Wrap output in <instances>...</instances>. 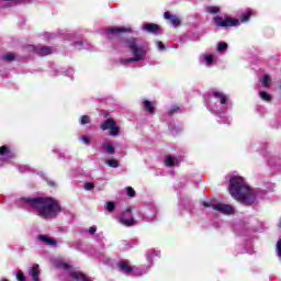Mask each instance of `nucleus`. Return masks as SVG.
I'll list each match as a JSON object with an SVG mask.
<instances>
[{"label": "nucleus", "instance_id": "f257e3e1", "mask_svg": "<svg viewBox=\"0 0 281 281\" xmlns=\"http://www.w3.org/2000/svg\"><path fill=\"white\" fill-rule=\"evenodd\" d=\"M228 190L233 199L244 203V205H254L256 203V190L249 188V184L245 182V178L240 176L231 178Z\"/></svg>", "mask_w": 281, "mask_h": 281}, {"label": "nucleus", "instance_id": "f03ea898", "mask_svg": "<svg viewBox=\"0 0 281 281\" xmlns=\"http://www.w3.org/2000/svg\"><path fill=\"white\" fill-rule=\"evenodd\" d=\"M20 201L36 210L42 218H54L60 212V205L52 198H22Z\"/></svg>", "mask_w": 281, "mask_h": 281}, {"label": "nucleus", "instance_id": "7ed1b4c3", "mask_svg": "<svg viewBox=\"0 0 281 281\" xmlns=\"http://www.w3.org/2000/svg\"><path fill=\"white\" fill-rule=\"evenodd\" d=\"M121 45H125L132 52L134 57L121 59V65H128L131 63H139V60H144L146 58V49H144V45L139 40H123L121 41Z\"/></svg>", "mask_w": 281, "mask_h": 281}, {"label": "nucleus", "instance_id": "20e7f679", "mask_svg": "<svg viewBox=\"0 0 281 281\" xmlns=\"http://www.w3.org/2000/svg\"><path fill=\"white\" fill-rule=\"evenodd\" d=\"M203 205L204 207H213L215 212H221V214H234L236 212L234 206L218 202H204Z\"/></svg>", "mask_w": 281, "mask_h": 281}, {"label": "nucleus", "instance_id": "39448f33", "mask_svg": "<svg viewBox=\"0 0 281 281\" xmlns=\"http://www.w3.org/2000/svg\"><path fill=\"white\" fill-rule=\"evenodd\" d=\"M213 21L216 27H234L236 25H240V21L233 19L231 16H215L213 18Z\"/></svg>", "mask_w": 281, "mask_h": 281}, {"label": "nucleus", "instance_id": "423d86ee", "mask_svg": "<svg viewBox=\"0 0 281 281\" xmlns=\"http://www.w3.org/2000/svg\"><path fill=\"white\" fill-rule=\"evenodd\" d=\"M117 268L122 273H135L136 276H145V273H148L147 268H136L134 270L126 261L117 263Z\"/></svg>", "mask_w": 281, "mask_h": 281}, {"label": "nucleus", "instance_id": "0eeeda50", "mask_svg": "<svg viewBox=\"0 0 281 281\" xmlns=\"http://www.w3.org/2000/svg\"><path fill=\"white\" fill-rule=\"evenodd\" d=\"M101 131H110V135L112 137H116V135H120V127L113 119H108L103 124H101Z\"/></svg>", "mask_w": 281, "mask_h": 281}, {"label": "nucleus", "instance_id": "6e6552de", "mask_svg": "<svg viewBox=\"0 0 281 281\" xmlns=\"http://www.w3.org/2000/svg\"><path fill=\"white\" fill-rule=\"evenodd\" d=\"M120 223L122 225H125L126 227H131L132 225H135V220L133 218V213L131 212V209H127L119 216Z\"/></svg>", "mask_w": 281, "mask_h": 281}, {"label": "nucleus", "instance_id": "1a4fd4ad", "mask_svg": "<svg viewBox=\"0 0 281 281\" xmlns=\"http://www.w3.org/2000/svg\"><path fill=\"white\" fill-rule=\"evenodd\" d=\"M164 19L169 21V23H171L173 27H179V25H181V20L179 19V16L172 15L170 12H165Z\"/></svg>", "mask_w": 281, "mask_h": 281}, {"label": "nucleus", "instance_id": "9d476101", "mask_svg": "<svg viewBox=\"0 0 281 281\" xmlns=\"http://www.w3.org/2000/svg\"><path fill=\"white\" fill-rule=\"evenodd\" d=\"M0 157H2L4 161H10V159L14 157V154H12V151H10L8 147L2 146L0 147Z\"/></svg>", "mask_w": 281, "mask_h": 281}, {"label": "nucleus", "instance_id": "9b49d317", "mask_svg": "<svg viewBox=\"0 0 281 281\" xmlns=\"http://www.w3.org/2000/svg\"><path fill=\"white\" fill-rule=\"evenodd\" d=\"M29 276L32 277L33 281H40L41 270H38V265H34L29 269Z\"/></svg>", "mask_w": 281, "mask_h": 281}, {"label": "nucleus", "instance_id": "f8f14e48", "mask_svg": "<svg viewBox=\"0 0 281 281\" xmlns=\"http://www.w3.org/2000/svg\"><path fill=\"white\" fill-rule=\"evenodd\" d=\"M34 49L38 56H49V54H52V47L49 46H40Z\"/></svg>", "mask_w": 281, "mask_h": 281}, {"label": "nucleus", "instance_id": "ddd939ff", "mask_svg": "<svg viewBox=\"0 0 281 281\" xmlns=\"http://www.w3.org/2000/svg\"><path fill=\"white\" fill-rule=\"evenodd\" d=\"M143 30L145 32H149L150 34H157L159 32V25L147 23L143 25Z\"/></svg>", "mask_w": 281, "mask_h": 281}, {"label": "nucleus", "instance_id": "4468645a", "mask_svg": "<svg viewBox=\"0 0 281 281\" xmlns=\"http://www.w3.org/2000/svg\"><path fill=\"white\" fill-rule=\"evenodd\" d=\"M213 98L216 102H220V104H227V97L223 94V92L214 91Z\"/></svg>", "mask_w": 281, "mask_h": 281}, {"label": "nucleus", "instance_id": "2eb2a0df", "mask_svg": "<svg viewBox=\"0 0 281 281\" xmlns=\"http://www.w3.org/2000/svg\"><path fill=\"white\" fill-rule=\"evenodd\" d=\"M127 29L124 27H114V29H109L108 34H112L113 36H120L122 32H127Z\"/></svg>", "mask_w": 281, "mask_h": 281}, {"label": "nucleus", "instance_id": "dca6fc26", "mask_svg": "<svg viewBox=\"0 0 281 281\" xmlns=\"http://www.w3.org/2000/svg\"><path fill=\"white\" fill-rule=\"evenodd\" d=\"M103 149L108 155H115V147H113V144L106 142L103 144Z\"/></svg>", "mask_w": 281, "mask_h": 281}, {"label": "nucleus", "instance_id": "f3484780", "mask_svg": "<svg viewBox=\"0 0 281 281\" xmlns=\"http://www.w3.org/2000/svg\"><path fill=\"white\" fill-rule=\"evenodd\" d=\"M40 240H42V243H45L46 245H50L53 247H56V240L52 239L48 236L41 235Z\"/></svg>", "mask_w": 281, "mask_h": 281}, {"label": "nucleus", "instance_id": "a211bd4d", "mask_svg": "<svg viewBox=\"0 0 281 281\" xmlns=\"http://www.w3.org/2000/svg\"><path fill=\"white\" fill-rule=\"evenodd\" d=\"M104 161L106 166H110V168H120V161L115 159H105Z\"/></svg>", "mask_w": 281, "mask_h": 281}, {"label": "nucleus", "instance_id": "6ab92c4d", "mask_svg": "<svg viewBox=\"0 0 281 281\" xmlns=\"http://www.w3.org/2000/svg\"><path fill=\"white\" fill-rule=\"evenodd\" d=\"M201 60H204L210 66L214 63V57L212 55H202Z\"/></svg>", "mask_w": 281, "mask_h": 281}, {"label": "nucleus", "instance_id": "aec40b11", "mask_svg": "<svg viewBox=\"0 0 281 281\" xmlns=\"http://www.w3.org/2000/svg\"><path fill=\"white\" fill-rule=\"evenodd\" d=\"M144 106L148 113H155V108L153 106V102L146 100L144 101Z\"/></svg>", "mask_w": 281, "mask_h": 281}, {"label": "nucleus", "instance_id": "412c9836", "mask_svg": "<svg viewBox=\"0 0 281 281\" xmlns=\"http://www.w3.org/2000/svg\"><path fill=\"white\" fill-rule=\"evenodd\" d=\"M261 82L266 88L271 87V77H269V75H265Z\"/></svg>", "mask_w": 281, "mask_h": 281}, {"label": "nucleus", "instance_id": "4be33fe9", "mask_svg": "<svg viewBox=\"0 0 281 281\" xmlns=\"http://www.w3.org/2000/svg\"><path fill=\"white\" fill-rule=\"evenodd\" d=\"M206 12H209V14H218L221 9L218 7H207Z\"/></svg>", "mask_w": 281, "mask_h": 281}, {"label": "nucleus", "instance_id": "5701e85b", "mask_svg": "<svg viewBox=\"0 0 281 281\" xmlns=\"http://www.w3.org/2000/svg\"><path fill=\"white\" fill-rule=\"evenodd\" d=\"M3 60H7V63H12V60H14V54L12 53H8L4 56H2Z\"/></svg>", "mask_w": 281, "mask_h": 281}, {"label": "nucleus", "instance_id": "b1692460", "mask_svg": "<svg viewBox=\"0 0 281 281\" xmlns=\"http://www.w3.org/2000/svg\"><path fill=\"white\" fill-rule=\"evenodd\" d=\"M260 98L262 100H265L266 102H271V94H269V93H267L265 91L260 92Z\"/></svg>", "mask_w": 281, "mask_h": 281}, {"label": "nucleus", "instance_id": "393cba45", "mask_svg": "<svg viewBox=\"0 0 281 281\" xmlns=\"http://www.w3.org/2000/svg\"><path fill=\"white\" fill-rule=\"evenodd\" d=\"M251 16V10H248L246 13L241 15V23H245L249 21V18Z\"/></svg>", "mask_w": 281, "mask_h": 281}, {"label": "nucleus", "instance_id": "a878e982", "mask_svg": "<svg viewBox=\"0 0 281 281\" xmlns=\"http://www.w3.org/2000/svg\"><path fill=\"white\" fill-rule=\"evenodd\" d=\"M165 165L169 167L175 166V158H172L171 156H167L165 160Z\"/></svg>", "mask_w": 281, "mask_h": 281}, {"label": "nucleus", "instance_id": "bb28decb", "mask_svg": "<svg viewBox=\"0 0 281 281\" xmlns=\"http://www.w3.org/2000/svg\"><path fill=\"white\" fill-rule=\"evenodd\" d=\"M105 210L108 211V212H113L114 210H115V203H113V202H108L106 203V205H105Z\"/></svg>", "mask_w": 281, "mask_h": 281}, {"label": "nucleus", "instance_id": "cd10ccee", "mask_svg": "<svg viewBox=\"0 0 281 281\" xmlns=\"http://www.w3.org/2000/svg\"><path fill=\"white\" fill-rule=\"evenodd\" d=\"M227 49V43H218L217 52H225Z\"/></svg>", "mask_w": 281, "mask_h": 281}, {"label": "nucleus", "instance_id": "c85d7f7f", "mask_svg": "<svg viewBox=\"0 0 281 281\" xmlns=\"http://www.w3.org/2000/svg\"><path fill=\"white\" fill-rule=\"evenodd\" d=\"M89 122H91L89 116H87V115L81 116L80 124L85 125V124H89Z\"/></svg>", "mask_w": 281, "mask_h": 281}, {"label": "nucleus", "instance_id": "c756f323", "mask_svg": "<svg viewBox=\"0 0 281 281\" xmlns=\"http://www.w3.org/2000/svg\"><path fill=\"white\" fill-rule=\"evenodd\" d=\"M16 280H18V281H25V274H23L22 271H18V273H16Z\"/></svg>", "mask_w": 281, "mask_h": 281}, {"label": "nucleus", "instance_id": "7c9ffc66", "mask_svg": "<svg viewBox=\"0 0 281 281\" xmlns=\"http://www.w3.org/2000/svg\"><path fill=\"white\" fill-rule=\"evenodd\" d=\"M127 196H135V190L132 187L126 188Z\"/></svg>", "mask_w": 281, "mask_h": 281}, {"label": "nucleus", "instance_id": "2f4dec72", "mask_svg": "<svg viewBox=\"0 0 281 281\" xmlns=\"http://www.w3.org/2000/svg\"><path fill=\"white\" fill-rule=\"evenodd\" d=\"M157 48L159 49V52H164L166 49V46H164V43L157 42Z\"/></svg>", "mask_w": 281, "mask_h": 281}, {"label": "nucleus", "instance_id": "473e14b6", "mask_svg": "<svg viewBox=\"0 0 281 281\" xmlns=\"http://www.w3.org/2000/svg\"><path fill=\"white\" fill-rule=\"evenodd\" d=\"M278 256L281 258V239L277 243Z\"/></svg>", "mask_w": 281, "mask_h": 281}, {"label": "nucleus", "instance_id": "72a5a7b5", "mask_svg": "<svg viewBox=\"0 0 281 281\" xmlns=\"http://www.w3.org/2000/svg\"><path fill=\"white\" fill-rule=\"evenodd\" d=\"M94 186L91 182L85 184V190H93Z\"/></svg>", "mask_w": 281, "mask_h": 281}, {"label": "nucleus", "instance_id": "f704fd0d", "mask_svg": "<svg viewBox=\"0 0 281 281\" xmlns=\"http://www.w3.org/2000/svg\"><path fill=\"white\" fill-rule=\"evenodd\" d=\"M177 111H179V106L173 105V106L168 111V113H177Z\"/></svg>", "mask_w": 281, "mask_h": 281}, {"label": "nucleus", "instance_id": "c9c22d12", "mask_svg": "<svg viewBox=\"0 0 281 281\" xmlns=\"http://www.w3.org/2000/svg\"><path fill=\"white\" fill-rule=\"evenodd\" d=\"M60 267H61V269H65L66 271H69L71 269V266H69L67 263H61Z\"/></svg>", "mask_w": 281, "mask_h": 281}, {"label": "nucleus", "instance_id": "e433bc0d", "mask_svg": "<svg viewBox=\"0 0 281 281\" xmlns=\"http://www.w3.org/2000/svg\"><path fill=\"white\" fill-rule=\"evenodd\" d=\"M81 142H83L85 144H89L91 140L89 139V137L82 136Z\"/></svg>", "mask_w": 281, "mask_h": 281}, {"label": "nucleus", "instance_id": "4c0bfd02", "mask_svg": "<svg viewBox=\"0 0 281 281\" xmlns=\"http://www.w3.org/2000/svg\"><path fill=\"white\" fill-rule=\"evenodd\" d=\"M95 232H97L95 226H91V227L89 228V234H94Z\"/></svg>", "mask_w": 281, "mask_h": 281}, {"label": "nucleus", "instance_id": "58836bf2", "mask_svg": "<svg viewBox=\"0 0 281 281\" xmlns=\"http://www.w3.org/2000/svg\"><path fill=\"white\" fill-rule=\"evenodd\" d=\"M4 1H12L13 3H21V0H4Z\"/></svg>", "mask_w": 281, "mask_h": 281}, {"label": "nucleus", "instance_id": "ea45409f", "mask_svg": "<svg viewBox=\"0 0 281 281\" xmlns=\"http://www.w3.org/2000/svg\"><path fill=\"white\" fill-rule=\"evenodd\" d=\"M212 101H213V99H211V103H210V105H209V109H211V110L213 109V108H212Z\"/></svg>", "mask_w": 281, "mask_h": 281}, {"label": "nucleus", "instance_id": "a19ab883", "mask_svg": "<svg viewBox=\"0 0 281 281\" xmlns=\"http://www.w3.org/2000/svg\"><path fill=\"white\" fill-rule=\"evenodd\" d=\"M148 260H150V254L147 255Z\"/></svg>", "mask_w": 281, "mask_h": 281}]
</instances>
